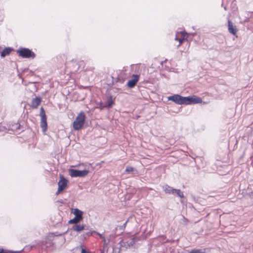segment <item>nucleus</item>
Segmentation results:
<instances>
[{
	"instance_id": "nucleus-1",
	"label": "nucleus",
	"mask_w": 253,
	"mask_h": 253,
	"mask_svg": "<svg viewBox=\"0 0 253 253\" xmlns=\"http://www.w3.org/2000/svg\"><path fill=\"white\" fill-rule=\"evenodd\" d=\"M85 119V114L81 112L76 117L73 122V128L75 130H78L82 128L84 125Z\"/></svg>"
},
{
	"instance_id": "nucleus-2",
	"label": "nucleus",
	"mask_w": 253,
	"mask_h": 253,
	"mask_svg": "<svg viewBox=\"0 0 253 253\" xmlns=\"http://www.w3.org/2000/svg\"><path fill=\"white\" fill-rule=\"evenodd\" d=\"M72 213L75 215L74 218L69 221L70 224H77L83 219V212L78 209H72Z\"/></svg>"
},
{
	"instance_id": "nucleus-3",
	"label": "nucleus",
	"mask_w": 253,
	"mask_h": 253,
	"mask_svg": "<svg viewBox=\"0 0 253 253\" xmlns=\"http://www.w3.org/2000/svg\"><path fill=\"white\" fill-rule=\"evenodd\" d=\"M17 53L19 56L23 58H34L35 57V54L30 49L27 48H21L17 50Z\"/></svg>"
},
{
	"instance_id": "nucleus-4",
	"label": "nucleus",
	"mask_w": 253,
	"mask_h": 253,
	"mask_svg": "<svg viewBox=\"0 0 253 253\" xmlns=\"http://www.w3.org/2000/svg\"><path fill=\"white\" fill-rule=\"evenodd\" d=\"M70 175L74 177H83L87 175L89 173L88 170H80L78 169H70L69 170Z\"/></svg>"
},
{
	"instance_id": "nucleus-5",
	"label": "nucleus",
	"mask_w": 253,
	"mask_h": 253,
	"mask_svg": "<svg viewBox=\"0 0 253 253\" xmlns=\"http://www.w3.org/2000/svg\"><path fill=\"white\" fill-rule=\"evenodd\" d=\"M168 100L172 101L177 104H186V97H183L178 94L169 96Z\"/></svg>"
},
{
	"instance_id": "nucleus-6",
	"label": "nucleus",
	"mask_w": 253,
	"mask_h": 253,
	"mask_svg": "<svg viewBox=\"0 0 253 253\" xmlns=\"http://www.w3.org/2000/svg\"><path fill=\"white\" fill-rule=\"evenodd\" d=\"M186 104H197L202 102V100L200 97L195 95L189 96L186 97Z\"/></svg>"
},
{
	"instance_id": "nucleus-7",
	"label": "nucleus",
	"mask_w": 253,
	"mask_h": 253,
	"mask_svg": "<svg viewBox=\"0 0 253 253\" xmlns=\"http://www.w3.org/2000/svg\"><path fill=\"white\" fill-rule=\"evenodd\" d=\"M68 181L62 175H60V180L58 183V188L60 190H64L67 186Z\"/></svg>"
},
{
	"instance_id": "nucleus-8",
	"label": "nucleus",
	"mask_w": 253,
	"mask_h": 253,
	"mask_svg": "<svg viewBox=\"0 0 253 253\" xmlns=\"http://www.w3.org/2000/svg\"><path fill=\"white\" fill-rule=\"evenodd\" d=\"M139 76L137 75H133L132 79L128 81L127 85L129 88L133 87L137 83Z\"/></svg>"
},
{
	"instance_id": "nucleus-9",
	"label": "nucleus",
	"mask_w": 253,
	"mask_h": 253,
	"mask_svg": "<svg viewBox=\"0 0 253 253\" xmlns=\"http://www.w3.org/2000/svg\"><path fill=\"white\" fill-rule=\"evenodd\" d=\"M115 98L112 95H110L108 100L103 104V107L111 108L115 104Z\"/></svg>"
},
{
	"instance_id": "nucleus-10",
	"label": "nucleus",
	"mask_w": 253,
	"mask_h": 253,
	"mask_svg": "<svg viewBox=\"0 0 253 253\" xmlns=\"http://www.w3.org/2000/svg\"><path fill=\"white\" fill-rule=\"evenodd\" d=\"M72 229L77 232H80L83 230H88V228L84 224L80 225L77 223L74 224L72 227Z\"/></svg>"
},
{
	"instance_id": "nucleus-11",
	"label": "nucleus",
	"mask_w": 253,
	"mask_h": 253,
	"mask_svg": "<svg viewBox=\"0 0 253 253\" xmlns=\"http://www.w3.org/2000/svg\"><path fill=\"white\" fill-rule=\"evenodd\" d=\"M41 103V98L40 97H36L32 99L31 106L33 108H37Z\"/></svg>"
},
{
	"instance_id": "nucleus-12",
	"label": "nucleus",
	"mask_w": 253,
	"mask_h": 253,
	"mask_svg": "<svg viewBox=\"0 0 253 253\" xmlns=\"http://www.w3.org/2000/svg\"><path fill=\"white\" fill-rule=\"evenodd\" d=\"M228 29L229 33L235 35L237 32V29L233 25V23L230 20L228 21Z\"/></svg>"
},
{
	"instance_id": "nucleus-13",
	"label": "nucleus",
	"mask_w": 253,
	"mask_h": 253,
	"mask_svg": "<svg viewBox=\"0 0 253 253\" xmlns=\"http://www.w3.org/2000/svg\"><path fill=\"white\" fill-rule=\"evenodd\" d=\"M163 189L166 193L171 194L174 195V192L175 191V189L173 188L169 185H166L163 186Z\"/></svg>"
},
{
	"instance_id": "nucleus-14",
	"label": "nucleus",
	"mask_w": 253,
	"mask_h": 253,
	"mask_svg": "<svg viewBox=\"0 0 253 253\" xmlns=\"http://www.w3.org/2000/svg\"><path fill=\"white\" fill-rule=\"evenodd\" d=\"M11 49L10 48H5L2 51L0 52V56L1 57H4L6 55L10 53Z\"/></svg>"
},
{
	"instance_id": "nucleus-15",
	"label": "nucleus",
	"mask_w": 253,
	"mask_h": 253,
	"mask_svg": "<svg viewBox=\"0 0 253 253\" xmlns=\"http://www.w3.org/2000/svg\"><path fill=\"white\" fill-rule=\"evenodd\" d=\"M182 35L183 36L182 39H178L176 37L175 38V40H178L179 41V45H178V46H180L181 44V43L183 42V41L185 40V38L187 37V34L186 32H182Z\"/></svg>"
},
{
	"instance_id": "nucleus-16",
	"label": "nucleus",
	"mask_w": 253,
	"mask_h": 253,
	"mask_svg": "<svg viewBox=\"0 0 253 253\" xmlns=\"http://www.w3.org/2000/svg\"><path fill=\"white\" fill-rule=\"evenodd\" d=\"M174 195H176L178 197L180 198H183L184 195L183 192L180 189H176L174 192Z\"/></svg>"
},
{
	"instance_id": "nucleus-17",
	"label": "nucleus",
	"mask_w": 253,
	"mask_h": 253,
	"mask_svg": "<svg viewBox=\"0 0 253 253\" xmlns=\"http://www.w3.org/2000/svg\"><path fill=\"white\" fill-rule=\"evenodd\" d=\"M47 122H41V127L42 128L43 131L47 130Z\"/></svg>"
},
{
	"instance_id": "nucleus-18",
	"label": "nucleus",
	"mask_w": 253,
	"mask_h": 253,
	"mask_svg": "<svg viewBox=\"0 0 253 253\" xmlns=\"http://www.w3.org/2000/svg\"><path fill=\"white\" fill-rule=\"evenodd\" d=\"M188 253H205V252L199 249H194Z\"/></svg>"
},
{
	"instance_id": "nucleus-19",
	"label": "nucleus",
	"mask_w": 253,
	"mask_h": 253,
	"mask_svg": "<svg viewBox=\"0 0 253 253\" xmlns=\"http://www.w3.org/2000/svg\"><path fill=\"white\" fill-rule=\"evenodd\" d=\"M135 242V240L134 238H132L129 242H127V247H131L132 246Z\"/></svg>"
},
{
	"instance_id": "nucleus-20",
	"label": "nucleus",
	"mask_w": 253,
	"mask_h": 253,
	"mask_svg": "<svg viewBox=\"0 0 253 253\" xmlns=\"http://www.w3.org/2000/svg\"><path fill=\"white\" fill-rule=\"evenodd\" d=\"M119 244L121 247H126V248L128 247H127V242H124L122 240L120 242Z\"/></svg>"
},
{
	"instance_id": "nucleus-21",
	"label": "nucleus",
	"mask_w": 253,
	"mask_h": 253,
	"mask_svg": "<svg viewBox=\"0 0 253 253\" xmlns=\"http://www.w3.org/2000/svg\"><path fill=\"white\" fill-rule=\"evenodd\" d=\"M134 170V168L132 167H127L126 169V171L127 173H130Z\"/></svg>"
},
{
	"instance_id": "nucleus-22",
	"label": "nucleus",
	"mask_w": 253,
	"mask_h": 253,
	"mask_svg": "<svg viewBox=\"0 0 253 253\" xmlns=\"http://www.w3.org/2000/svg\"><path fill=\"white\" fill-rule=\"evenodd\" d=\"M41 116V122H46V115H43Z\"/></svg>"
},
{
	"instance_id": "nucleus-23",
	"label": "nucleus",
	"mask_w": 253,
	"mask_h": 253,
	"mask_svg": "<svg viewBox=\"0 0 253 253\" xmlns=\"http://www.w3.org/2000/svg\"><path fill=\"white\" fill-rule=\"evenodd\" d=\"M182 223L185 225H186L188 222L187 219L185 217H184V216H182Z\"/></svg>"
},
{
	"instance_id": "nucleus-24",
	"label": "nucleus",
	"mask_w": 253,
	"mask_h": 253,
	"mask_svg": "<svg viewBox=\"0 0 253 253\" xmlns=\"http://www.w3.org/2000/svg\"><path fill=\"white\" fill-rule=\"evenodd\" d=\"M45 115V113L44 110L43 109V107H41V110H40V115L42 116V115Z\"/></svg>"
},
{
	"instance_id": "nucleus-25",
	"label": "nucleus",
	"mask_w": 253,
	"mask_h": 253,
	"mask_svg": "<svg viewBox=\"0 0 253 253\" xmlns=\"http://www.w3.org/2000/svg\"><path fill=\"white\" fill-rule=\"evenodd\" d=\"M93 232L94 233L96 234L97 235H98L100 238H101V239L104 238V236L102 234H101L100 233H99L98 232H96L95 231H93Z\"/></svg>"
},
{
	"instance_id": "nucleus-26",
	"label": "nucleus",
	"mask_w": 253,
	"mask_h": 253,
	"mask_svg": "<svg viewBox=\"0 0 253 253\" xmlns=\"http://www.w3.org/2000/svg\"><path fill=\"white\" fill-rule=\"evenodd\" d=\"M102 239L103 242H104V245H107L109 243V241L108 242H107L104 237V238H102Z\"/></svg>"
},
{
	"instance_id": "nucleus-27",
	"label": "nucleus",
	"mask_w": 253,
	"mask_h": 253,
	"mask_svg": "<svg viewBox=\"0 0 253 253\" xmlns=\"http://www.w3.org/2000/svg\"><path fill=\"white\" fill-rule=\"evenodd\" d=\"M94 233L93 232V231L92 232H88L86 233V235L89 236H90V235H92V234Z\"/></svg>"
},
{
	"instance_id": "nucleus-28",
	"label": "nucleus",
	"mask_w": 253,
	"mask_h": 253,
	"mask_svg": "<svg viewBox=\"0 0 253 253\" xmlns=\"http://www.w3.org/2000/svg\"><path fill=\"white\" fill-rule=\"evenodd\" d=\"M63 190H60V188H58V190L57 191V192H56V195H58L61 192H62Z\"/></svg>"
},
{
	"instance_id": "nucleus-29",
	"label": "nucleus",
	"mask_w": 253,
	"mask_h": 253,
	"mask_svg": "<svg viewBox=\"0 0 253 253\" xmlns=\"http://www.w3.org/2000/svg\"><path fill=\"white\" fill-rule=\"evenodd\" d=\"M21 251H16V252H12V251H11V253H20Z\"/></svg>"
},
{
	"instance_id": "nucleus-30",
	"label": "nucleus",
	"mask_w": 253,
	"mask_h": 253,
	"mask_svg": "<svg viewBox=\"0 0 253 253\" xmlns=\"http://www.w3.org/2000/svg\"><path fill=\"white\" fill-rule=\"evenodd\" d=\"M127 223V221H126L124 224V226L125 227H126V225Z\"/></svg>"
}]
</instances>
